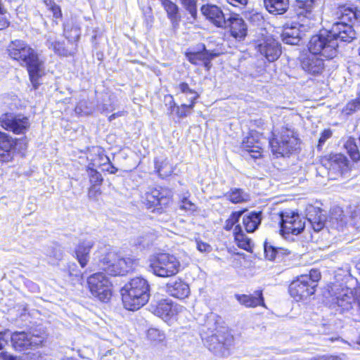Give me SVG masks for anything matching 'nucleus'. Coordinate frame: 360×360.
<instances>
[{
    "instance_id": "obj_61",
    "label": "nucleus",
    "mask_w": 360,
    "mask_h": 360,
    "mask_svg": "<svg viewBox=\"0 0 360 360\" xmlns=\"http://www.w3.org/2000/svg\"><path fill=\"white\" fill-rule=\"evenodd\" d=\"M111 174H115L117 172V169L115 168L113 166H111V169H108Z\"/></svg>"
},
{
    "instance_id": "obj_55",
    "label": "nucleus",
    "mask_w": 360,
    "mask_h": 360,
    "mask_svg": "<svg viewBox=\"0 0 360 360\" xmlns=\"http://www.w3.org/2000/svg\"><path fill=\"white\" fill-rule=\"evenodd\" d=\"M9 24V21L6 17L0 16V30L8 27Z\"/></svg>"
},
{
    "instance_id": "obj_8",
    "label": "nucleus",
    "mask_w": 360,
    "mask_h": 360,
    "mask_svg": "<svg viewBox=\"0 0 360 360\" xmlns=\"http://www.w3.org/2000/svg\"><path fill=\"white\" fill-rule=\"evenodd\" d=\"M269 141L272 153L276 157H283L292 153L298 148L299 139L290 129H282L278 135Z\"/></svg>"
},
{
    "instance_id": "obj_2",
    "label": "nucleus",
    "mask_w": 360,
    "mask_h": 360,
    "mask_svg": "<svg viewBox=\"0 0 360 360\" xmlns=\"http://www.w3.org/2000/svg\"><path fill=\"white\" fill-rule=\"evenodd\" d=\"M335 278V282L328 290L330 295L329 307L342 314L352 309L356 301L354 290L345 285L352 279L349 269H339Z\"/></svg>"
},
{
    "instance_id": "obj_43",
    "label": "nucleus",
    "mask_w": 360,
    "mask_h": 360,
    "mask_svg": "<svg viewBox=\"0 0 360 360\" xmlns=\"http://www.w3.org/2000/svg\"><path fill=\"white\" fill-rule=\"evenodd\" d=\"M242 212H233L229 218L226 219L224 225V229L227 231L232 229L236 223H237L242 216Z\"/></svg>"
},
{
    "instance_id": "obj_41",
    "label": "nucleus",
    "mask_w": 360,
    "mask_h": 360,
    "mask_svg": "<svg viewBox=\"0 0 360 360\" xmlns=\"http://www.w3.org/2000/svg\"><path fill=\"white\" fill-rule=\"evenodd\" d=\"M183 6L191 14V15L195 19L197 17V0H180Z\"/></svg>"
},
{
    "instance_id": "obj_53",
    "label": "nucleus",
    "mask_w": 360,
    "mask_h": 360,
    "mask_svg": "<svg viewBox=\"0 0 360 360\" xmlns=\"http://www.w3.org/2000/svg\"><path fill=\"white\" fill-rule=\"evenodd\" d=\"M229 4L234 7H240L245 6L248 0H225Z\"/></svg>"
},
{
    "instance_id": "obj_6",
    "label": "nucleus",
    "mask_w": 360,
    "mask_h": 360,
    "mask_svg": "<svg viewBox=\"0 0 360 360\" xmlns=\"http://www.w3.org/2000/svg\"><path fill=\"white\" fill-rule=\"evenodd\" d=\"M307 219L316 232L321 231L326 226L328 228L342 229L346 224V217L343 214L342 210L340 207H334L330 212L329 219L326 221L321 210L311 207L308 210Z\"/></svg>"
},
{
    "instance_id": "obj_11",
    "label": "nucleus",
    "mask_w": 360,
    "mask_h": 360,
    "mask_svg": "<svg viewBox=\"0 0 360 360\" xmlns=\"http://www.w3.org/2000/svg\"><path fill=\"white\" fill-rule=\"evenodd\" d=\"M25 149L26 143L22 139H14L8 134L0 137V162H11L16 153H22Z\"/></svg>"
},
{
    "instance_id": "obj_28",
    "label": "nucleus",
    "mask_w": 360,
    "mask_h": 360,
    "mask_svg": "<svg viewBox=\"0 0 360 360\" xmlns=\"http://www.w3.org/2000/svg\"><path fill=\"white\" fill-rule=\"evenodd\" d=\"M214 55L207 51L205 48L202 51L189 52L186 53V58L191 63L197 65H203L209 68L210 60Z\"/></svg>"
},
{
    "instance_id": "obj_62",
    "label": "nucleus",
    "mask_w": 360,
    "mask_h": 360,
    "mask_svg": "<svg viewBox=\"0 0 360 360\" xmlns=\"http://www.w3.org/2000/svg\"><path fill=\"white\" fill-rule=\"evenodd\" d=\"M118 115H119L118 114L114 113L111 116H110L109 120H112V119H115Z\"/></svg>"
},
{
    "instance_id": "obj_36",
    "label": "nucleus",
    "mask_w": 360,
    "mask_h": 360,
    "mask_svg": "<svg viewBox=\"0 0 360 360\" xmlns=\"http://www.w3.org/2000/svg\"><path fill=\"white\" fill-rule=\"evenodd\" d=\"M227 197L233 203H240L249 200V195L238 188L231 190Z\"/></svg>"
},
{
    "instance_id": "obj_26",
    "label": "nucleus",
    "mask_w": 360,
    "mask_h": 360,
    "mask_svg": "<svg viewBox=\"0 0 360 360\" xmlns=\"http://www.w3.org/2000/svg\"><path fill=\"white\" fill-rule=\"evenodd\" d=\"M94 244V242L91 238H86L79 242L77 246L75 255L82 267H84L87 264L89 258V252Z\"/></svg>"
},
{
    "instance_id": "obj_49",
    "label": "nucleus",
    "mask_w": 360,
    "mask_h": 360,
    "mask_svg": "<svg viewBox=\"0 0 360 360\" xmlns=\"http://www.w3.org/2000/svg\"><path fill=\"white\" fill-rule=\"evenodd\" d=\"M148 336L153 340L162 341L164 339V335L160 331L155 328H150L148 331Z\"/></svg>"
},
{
    "instance_id": "obj_57",
    "label": "nucleus",
    "mask_w": 360,
    "mask_h": 360,
    "mask_svg": "<svg viewBox=\"0 0 360 360\" xmlns=\"http://www.w3.org/2000/svg\"><path fill=\"white\" fill-rule=\"evenodd\" d=\"M8 344V340L5 338L4 334L0 333V350Z\"/></svg>"
},
{
    "instance_id": "obj_64",
    "label": "nucleus",
    "mask_w": 360,
    "mask_h": 360,
    "mask_svg": "<svg viewBox=\"0 0 360 360\" xmlns=\"http://www.w3.org/2000/svg\"><path fill=\"white\" fill-rule=\"evenodd\" d=\"M7 134H5V133H3L1 131H0V137L3 136H5Z\"/></svg>"
},
{
    "instance_id": "obj_46",
    "label": "nucleus",
    "mask_w": 360,
    "mask_h": 360,
    "mask_svg": "<svg viewBox=\"0 0 360 360\" xmlns=\"http://www.w3.org/2000/svg\"><path fill=\"white\" fill-rule=\"evenodd\" d=\"M88 174L90 178V181L94 184V185L100 184L102 181L103 178L101 174L97 172L96 169L92 168L88 169Z\"/></svg>"
},
{
    "instance_id": "obj_58",
    "label": "nucleus",
    "mask_w": 360,
    "mask_h": 360,
    "mask_svg": "<svg viewBox=\"0 0 360 360\" xmlns=\"http://www.w3.org/2000/svg\"><path fill=\"white\" fill-rule=\"evenodd\" d=\"M325 360H342L341 356H333V355H323Z\"/></svg>"
},
{
    "instance_id": "obj_21",
    "label": "nucleus",
    "mask_w": 360,
    "mask_h": 360,
    "mask_svg": "<svg viewBox=\"0 0 360 360\" xmlns=\"http://www.w3.org/2000/svg\"><path fill=\"white\" fill-rule=\"evenodd\" d=\"M166 289L169 295L180 300L188 297L191 294L188 284L181 278L170 281L167 284Z\"/></svg>"
},
{
    "instance_id": "obj_56",
    "label": "nucleus",
    "mask_w": 360,
    "mask_h": 360,
    "mask_svg": "<svg viewBox=\"0 0 360 360\" xmlns=\"http://www.w3.org/2000/svg\"><path fill=\"white\" fill-rule=\"evenodd\" d=\"M0 356L3 360H17L15 357L8 354V352H1Z\"/></svg>"
},
{
    "instance_id": "obj_44",
    "label": "nucleus",
    "mask_w": 360,
    "mask_h": 360,
    "mask_svg": "<svg viewBox=\"0 0 360 360\" xmlns=\"http://www.w3.org/2000/svg\"><path fill=\"white\" fill-rule=\"evenodd\" d=\"M191 103L190 104H181L180 106H176V115L179 117H186L188 113L189 112V111L193 109V108L194 107V103H192V102H190Z\"/></svg>"
},
{
    "instance_id": "obj_33",
    "label": "nucleus",
    "mask_w": 360,
    "mask_h": 360,
    "mask_svg": "<svg viewBox=\"0 0 360 360\" xmlns=\"http://www.w3.org/2000/svg\"><path fill=\"white\" fill-rule=\"evenodd\" d=\"M235 240L238 246L245 250L250 251L252 248V243L249 238L243 232L241 226L238 224L233 230Z\"/></svg>"
},
{
    "instance_id": "obj_30",
    "label": "nucleus",
    "mask_w": 360,
    "mask_h": 360,
    "mask_svg": "<svg viewBox=\"0 0 360 360\" xmlns=\"http://www.w3.org/2000/svg\"><path fill=\"white\" fill-rule=\"evenodd\" d=\"M264 4L270 13L282 15L289 8V0H264Z\"/></svg>"
},
{
    "instance_id": "obj_54",
    "label": "nucleus",
    "mask_w": 360,
    "mask_h": 360,
    "mask_svg": "<svg viewBox=\"0 0 360 360\" xmlns=\"http://www.w3.org/2000/svg\"><path fill=\"white\" fill-rule=\"evenodd\" d=\"M51 10L52 11L53 15L56 18H58L61 17V15H62L61 10L58 6H57L56 4L52 5L51 7Z\"/></svg>"
},
{
    "instance_id": "obj_19",
    "label": "nucleus",
    "mask_w": 360,
    "mask_h": 360,
    "mask_svg": "<svg viewBox=\"0 0 360 360\" xmlns=\"http://www.w3.org/2000/svg\"><path fill=\"white\" fill-rule=\"evenodd\" d=\"M201 13L203 16L214 26L223 28L226 27V18L224 12L216 5H203L201 7Z\"/></svg>"
},
{
    "instance_id": "obj_37",
    "label": "nucleus",
    "mask_w": 360,
    "mask_h": 360,
    "mask_svg": "<svg viewBox=\"0 0 360 360\" xmlns=\"http://www.w3.org/2000/svg\"><path fill=\"white\" fill-rule=\"evenodd\" d=\"M178 89L184 95H191V98H189L190 102L195 103V101L198 98V93L191 89L187 83H180L178 86Z\"/></svg>"
},
{
    "instance_id": "obj_20",
    "label": "nucleus",
    "mask_w": 360,
    "mask_h": 360,
    "mask_svg": "<svg viewBox=\"0 0 360 360\" xmlns=\"http://www.w3.org/2000/svg\"><path fill=\"white\" fill-rule=\"evenodd\" d=\"M258 51L269 62H273L280 56L281 51L280 44L273 38H267L258 45Z\"/></svg>"
},
{
    "instance_id": "obj_18",
    "label": "nucleus",
    "mask_w": 360,
    "mask_h": 360,
    "mask_svg": "<svg viewBox=\"0 0 360 360\" xmlns=\"http://www.w3.org/2000/svg\"><path fill=\"white\" fill-rule=\"evenodd\" d=\"M308 48L310 54L304 58L302 60V69L313 75H317L322 72L324 68V63L323 59L320 58L319 54L328 58L323 52L315 53L310 49L309 44Z\"/></svg>"
},
{
    "instance_id": "obj_17",
    "label": "nucleus",
    "mask_w": 360,
    "mask_h": 360,
    "mask_svg": "<svg viewBox=\"0 0 360 360\" xmlns=\"http://www.w3.org/2000/svg\"><path fill=\"white\" fill-rule=\"evenodd\" d=\"M223 29H228L231 35L235 39L240 41L247 34V25L244 20L237 13H231L226 20V27Z\"/></svg>"
},
{
    "instance_id": "obj_39",
    "label": "nucleus",
    "mask_w": 360,
    "mask_h": 360,
    "mask_svg": "<svg viewBox=\"0 0 360 360\" xmlns=\"http://www.w3.org/2000/svg\"><path fill=\"white\" fill-rule=\"evenodd\" d=\"M162 5L167 11L169 18L172 20L175 19L178 13L177 6L169 0H164L162 1Z\"/></svg>"
},
{
    "instance_id": "obj_31",
    "label": "nucleus",
    "mask_w": 360,
    "mask_h": 360,
    "mask_svg": "<svg viewBox=\"0 0 360 360\" xmlns=\"http://www.w3.org/2000/svg\"><path fill=\"white\" fill-rule=\"evenodd\" d=\"M241 148L243 150L249 153L254 159H257L261 156L262 148L258 142H255L252 135L247 136L242 142Z\"/></svg>"
},
{
    "instance_id": "obj_50",
    "label": "nucleus",
    "mask_w": 360,
    "mask_h": 360,
    "mask_svg": "<svg viewBox=\"0 0 360 360\" xmlns=\"http://www.w3.org/2000/svg\"><path fill=\"white\" fill-rule=\"evenodd\" d=\"M180 208L189 212H194L196 210V205L186 198H184L180 205Z\"/></svg>"
},
{
    "instance_id": "obj_35",
    "label": "nucleus",
    "mask_w": 360,
    "mask_h": 360,
    "mask_svg": "<svg viewBox=\"0 0 360 360\" xmlns=\"http://www.w3.org/2000/svg\"><path fill=\"white\" fill-rule=\"evenodd\" d=\"M345 148L354 161L360 159V153L354 139L349 138L344 144Z\"/></svg>"
},
{
    "instance_id": "obj_48",
    "label": "nucleus",
    "mask_w": 360,
    "mask_h": 360,
    "mask_svg": "<svg viewBox=\"0 0 360 360\" xmlns=\"http://www.w3.org/2000/svg\"><path fill=\"white\" fill-rule=\"evenodd\" d=\"M331 161L342 168L347 165V160L342 154H336L331 158Z\"/></svg>"
},
{
    "instance_id": "obj_47",
    "label": "nucleus",
    "mask_w": 360,
    "mask_h": 360,
    "mask_svg": "<svg viewBox=\"0 0 360 360\" xmlns=\"http://www.w3.org/2000/svg\"><path fill=\"white\" fill-rule=\"evenodd\" d=\"M333 132L330 129H324L321 134V136L319 139V143L317 148L319 150H321L323 145L325 142L332 136Z\"/></svg>"
},
{
    "instance_id": "obj_23",
    "label": "nucleus",
    "mask_w": 360,
    "mask_h": 360,
    "mask_svg": "<svg viewBox=\"0 0 360 360\" xmlns=\"http://www.w3.org/2000/svg\"><path fill=\"white\" fill-rule=\"evenodd\" d=\"M46 43L49 49L58 56H71L76 52V45L72 43H69L70 46H65L64 42L57 41L53 33H50L46 36Z\"/></svg>"
},
{
    "instance_id": "obj_51",
    "label": "nucleus",
    "mask_w": 360,
    "mask_h": 360,
    "mask_svg": "<svg viewBox=\"0 0 360 360\" xmlns=\"http://www.w3.org/2000/svg\"><path fill=\"white\" fill-rule=\"evenodd\" d=\"M196 248L200 252H210L212 251L211 245L201 240L196 241Z\"/></svg>"
},
{
    "instance_id": "obj_15",
    "label": "nucleus",
    "mask_w": 360,
    "mask_h": 360,
    "mask_svg": "<svg viewBox=\"0 0 360 360\" xmlns=\"http://www.w3.org/2000/svg\"><path fill=\"white\" fill-rule=\"evenodd\" d=\"M306 276H299L292 281L289 285V292L296 301L304 300L314 295L316 288L309 282Z\"/></svg>"
},
{
    "instance_id": "obj_45",
    "label": "nucleus",
    "mask_w": 360,
    "mask_h": 360,
    "mask_svg": "<svg viewBox=\"0 0 360 360\" xmlns=\"http://www.w3.org/2000/svg\"><path fill=\"white\" fill-rule=\"evenodd\" d=\"M302 276H306L309 280V282L313 287L316 288V283L321 278L320 272L316 269H311L309 275H301Z\"/></svg>"
},
{
    "instance_id": "obj_9",
    "label": "nucleus",
    "mask_w": 360,
    "mask_h": 360,
    "mask_svg": "<svg viewBox=\"0 0 360 360\" xmlns=\"http://www.w3.org/2000/svg\"><path fill=\"white\" fill-rule=\"evenodd\" d=\"M87 284L91 295L101 302H108L112 296V283L101 272L93 274L87 278Z\"/></svg>"
},
{
    "instance_id": "obj_25",
    "label": "nucleus",
    "mask_w": 360,
    "mask_h": 360,
    "mask_svg": "<svg viewBox=\"0 0 360 360\" xmlns=\"http://www.w3.org/2000/svg\"><path fill=\"white\" fill-rule=\"evenodd\" d=\"M300 25L297 22L286 24L282 33V39L284 43L290 45H296L300 40Z\"/></svg>"
},
{
    "instance_id": "obj_7",
    "label": "nucleus",
    "mask_w": 360,
    "mask_h": 360,
    "mask_svg": "<svg viewBox=\"0 0 360 360\" xmlns=\"http://www.w3.org/2000/svg\"><path fill=\"white\" fill-rule=\"evenodd\" d=\"M180 267V262L174 255L158 253L149 258L150 271L160 277L174 276L178 274Z\"/></svg>"
},
{
    "instance_id": "obj_29",
    "label": "nucleus",
    "mask_w": 360,
    "mask_h": 360,
    "mask_svg": "<svg viewBox=\"0 0 360 360\" xmlns=\"http://www.w3.org/2000/svg\"><path fill=\"white\" fill-rule=\"evenodd\" d=\"M242 212V221L245 231L248 233L254 232L261 223V212Z\"/></svg>"
},
{
    "instance_id": "obj_13",
    "label": "nucleus",
    "mask_w": 360,
    "mask_h": 360,
    "mask_svg": "<svg viewBox=\"0 0 360 360\" xmlns=\"http://www.w3.org/2000/svg\"><path fill=\"white\" fill-rule=\"evenodd\" d=\"M0 123L3 128L15 134H25L30 127V121L28 117L22 114L11 112H6L1 115Z\"/></svg>"
},
{
    "instance_id": "obj_42",
    "label": "nucleus",
    "mask_w": 360,
    "mask_h": 360,
    "mask_svg": "<svg viewBox=\"0 0 360 360\" xmlns=\"http://www.w3.org/2000/svg\"><path fill=\"white\" fill-rule=\"evenodd\" d=\"M3 104L8 109L14 110L18 108L19 100L16 96H5L3 97Z\"/></svg>"
},
{
    "instance_id": "obj_12",
    "label": "nucleus",
    "mask_w": 360,
    "mask_h": 360,
    "mask_svg": "<svg viewBox=\"0 0 360 360\" xmlns=\"http://www.w3.org/2000/svg\"><path fill=\"white\" fill-rule=\"evenodd\" d=\"M11 340L14 349L21 352L39 347L45 340V333L15 332L11 335Z\"/></svg>"
},
{
    "instance_id": "obj_16",
    "label": "nucleus",
    "mask_w": 360,
    "mask_h": 360,
    "mask_svg": "<svg viewBox=\"0 0 360 360\" xmlns=\"http://www.w3.org/2000/svg\"><path fill=\"white\" fill-rule=\"evenodd\" d=\"M232 342L233 336L228 332L217 331L209 337L207 340L209 349L222 356L229 353Z\"/></svg>"
},
{
    "instance_id": "obj_4",
    "label": "nucleus",
    "mask_w": 360,
    "mask_h": 360,
    "mask_svg": "<svg viewBox=\"0 0 360 360\" xmlns=\"http://www.w3.org/2000/svg\"><path fill=\"white\" fill-rule=\"evenodd\" d=\"M121 295L125 309L138 310L148 302L150 285L145 278L135 277L125 283L121 289Z\"/></svg>"
},
{
    "instance_id": "obj_5",
    "label": "nucleus",
    "mask_w": 360,
    "mask_h": 360,
    "mask_svg": "<svg viewBox=\"0 0 360 360\" xmlns=\"http://www.w3.org/2000/svg\"><path fill=\"white\" fill-rule=\"evenodd\" d=\"M103 269L111 276H124L138 264V260L131 257H122L110 246H104L98 252Z\"/></svg>"
},
{
    "instance_id": "obj_10",
    "label": "nucleus",
    "mask_w": 360,
    "mask_h": 360,
    "mask_svg": "<svg viewBox=\"0 0 360 360\" xmlns=\"http://www.w3.org/2000/svg\"><path fill=\"white\" fill-rule=\"evenodd\" d=\"M278 218L280 220L281 232L283 235H298L304 229L305 219L298 213L287 210L281 212Z\"/></svg>"
},
{
    "instance_id": "obj_34",
    "label": "nucleus",
    "mask_w": 360,
    "mask_h": 360,
    "mask_svg": "<svg viewBox=\"0 0 360 360\" xmlns=\"http://www.w3.org/2000/svg\"><path fill=\"white\" fill-rule=\"evenodd\" d=\"M155 165L159 175L162 178L169 176L173 172V167L167 159L156 160Z\"/></svg>"
},
{
    "instance_id": "obj_40",
    "label": "nucleus",
    "mask_w": 360,
    "mask_h": 360,
    "mask_svg": "<svg viewBox=\"0 0 360 360\" xmlns=\"http://www.w3.org/2000/svg\"><path fill=\"white\" fill-rule=\"evenodd\" d=\"M360 109V97L357 99L352 100L347 103L343 108L342 112L347 115H351L353 112Z\"/></svg>"
},
{
    "instance_id": "obj_14",
    "label": "nucleus",
    "mask_w": 360,
    "mask_h": 360,
    "mask_svg": "<svg viewBox=\"0 0 360 360\" xmlns=\"http://www.w3.org/2000/svg\"><path fill=\"white\" fill-rule=\"evenodd\" d=\"M172 201L171 193L166 188H150L145 193L144 203L148 208L154 207L155 210L161 212Z\"/></svg>"
},
{
    "instance_id": "obj_27",
    "label": "nucleus",
    "mask_w": 360,
    "mask_h": 360,
    "mask_svg": "<svg viewBox=\"0 0 360 360\" xmlns=\"http://www.w3.org/2000/svg\"><path fill=\"white\" fill-rule=\"evenodd\" d=\"M316 0H295L296 6L299 9L298 15H303L304 17L316 20L319 15L315 11Z\"/></svg>"
},
{
    "instance_id": "obj_32",
    "label": "nucleus",
    "mask_w": 360,
    "mask_h": 360,
    "mask_svg": "<svg viewBox=\"0 0 360 360\" xmlns=\"http://www.w3.org/2000/svg\"><path fill=\"white\" fill-rule=\"evenodd\" d=\"M80 28L72 20L64 25V35L69 43L76 42L80 37Z\"/></svg>"
},
{
    "instance_id": "obj_38",
    "label": "nucleus",
    "mask_w": 360,
    "mask_h": 360,
    "mask_svg": "<svg viewBox=\"0 0 360 360\" xmlns=\"http://www.w3.org/2000/svg\"><path fill=\"white\" fill-rule=\"evenodd\" d=\"M75 111L79 115H86L92 112V108L86 100L80 101L75 107Z\"/></svg>"
},
{
    "instance_id": "obj_22",
    "label": "nucleus",
    "mask_w": 360,
    "mask_h": 360,
    "mask_svg": "<svg viewBox=\"0 0 360 360\" xmlns=\"http://www.w3.org/2000/svg\"><path fill=\"white\" fill-rule=\"evenodd\" d=\"M183 309L182 306L174 304L169 300H162L156 307L155 314L165 321H167L181 312Z\"/></svg>"
},
{
    "instance_id": "obj_52",
    "label": "nucleus",
    "mask_w": 360,
    "mask_h": 360,
    "mask_svg": "<svg viewBox=\"0 0 360 360\" xmlns=\"http://www.w3.org/2000/svg\"><path fill=\"white\" fill-rule=\"evenodd\" d=\"M264 252L266 257L269 260H274L276 257L277 250L271 246L264 245Z\"/></svg>"
},
{
    "instance_id": "obj_1",
    "label": "nucleus",
    "mask_w": 360,
    "mask_h": 360,
    "mask_svg": "<svg viewBox=\"0 0 360 360\" xmlns=\"http://www.w3.org/2000/svg\"><path fill=\"white\" fill-rule=\"evenodd\" d=\"M336 16L340 22H335L330 30H323L312 36L309 41L312 51L323 52L328 58H333L337 55L338 40L350 42L356 37V32L349 23L360 21V11L342 6L336 11Z\"/></svg>"
},
{
    "instance_id": "obj_60",
    "label": "nucleus",
    "mask_w": 360,
    "mask_h": 360,
    "mask_svg": "<svg viewBox=\"0 0 360 360\" xmlns=\"http://www.w3.org/2000/svg\"><path fill=\"white\" fill-rule=\"evenodd\" d=\"M356 269L360 274V259L356 264Z\"/></svg>"
},
{
    "instance_id": "obj_59",
    "label": "nucleus",
    "mask_w": 360,
    "mask_h": 360,
    "mask_svg": "<svg viewBox=\"0 0 360 360\" xmlns=\"http://www.w3.org/2000/svg\"><path fill=\"white\" fill-rule=\"evenodd\" d=\"M311 360H325V359H323V355H322V356H315V357L312 358Z\"/></svg>"
},
{
    "instance_id": "obj_3",
    "label": "nucleus",
    "mask_w": 360,
    "mask_h": 360,
    "mask_svg": "<svg viewBox=\"0 0 360 360\" xmlns=\"http://www.w3.org/2000/svg\"><path fill=\"white\" fill-rule=\"evenodd\" d=\"M8 55L11 58L25 65L30 81L34 89L39 85V77L42 75L43 62L39 58L34 49L22 40L12 41L8 46Z\"/></svg>"
},
{
    "instance_id": "obj_24",
    "label": "nucleus",
    "mask_w": 360,
    "mask_h": 360,
    "mask_svg": "<svg viewBox=\"0 0 360 360\" xmlns=\"http://www.w3.org/2000/svg\"><path fill=\"white\" fill-rule=\"evenodd\" d=\"M235 297L240 304L245 307L255 308L258 306H262L266 308L264 300L262 290H255L254 293L251 295L236 294L235 295Z\"/></svg>"
},
{
    "instance_id": "obj_63",
    "label": "nucleus",
    "mask_w": 360,
    "mask_h": 360,
    "mask_svg": "<svg viewBox=\"0 0 360 360\" xmlns=\"http://www.w3.org/2000/svg\"><path fill=\"white\" fill-rule=\"evenodd\" d=\"M27 356H23L19 360H27Z\"/></svg>"
}]
</instances>
